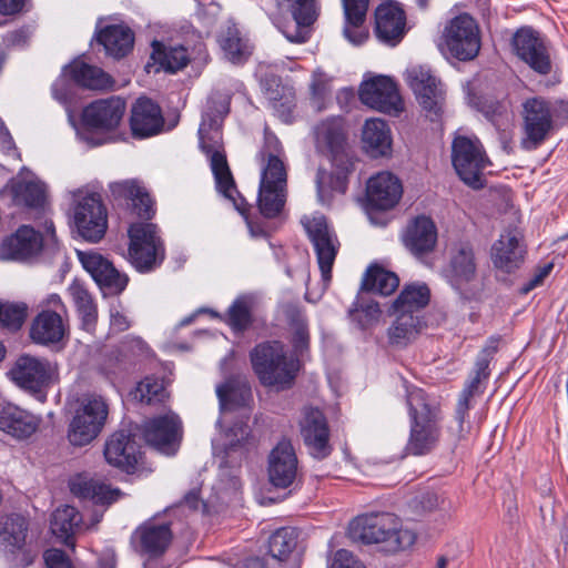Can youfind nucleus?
Masks as SVG:
<instances>
[{"mask_svg":"<svg viewBox=\"0 0 568 568\" xmlns=\"http://www.w3.org/2000/svg\"><path fill=\"white\" fill-rule=\"evenodd\" d=\"M230 112V103L225 99L211 101L202 114L197 131L199 145L209 160L216 190L230 200L244 217L250 234L253 237H264L266 232L255 225L248 217L247 203L236 190L235 182L227 164L223 148L222 124Z\"/></svg>","mask_w":568,"mask_h":568,"instance_id":"obj_1","label":"nucleus"},{"mask_svg":"<svg viewBox=\"0 0 568 568\" xmlns=\"http://www.w3.org/2000/svg\"><path fill=\"white\" fill-rule=\"evenodd\" d=\"M285 153L278 138L265 131L264 144L256 154L261 168L257 191V207L266 219L277 216L287 199V166Z\"/></svg>","mask_w":568,"mask_h":568,"instance_id":"obj_2","label":"nucleus"},{"mask_svg":"<svg viewBox=\"0 0 568 568\" xmlns=\"http://www.w3.org/2000/svg\"><path fill=\"white\" fill-rule=\"evenodd\" d=\"M349 535L365 545H377L389 555L409 550L417 532L393 513H371L357 516L349 524Z\"/></svg>","mask_w":568,"mask_h":568,"instance_id":"obj_3","label":"nucleus"},{"mask_svg":"<svg viewBox=\"0 0 568 568\" xmlns=\"http://www.w3.org/2000/svg\"><path fill=\"white\" fill-rule=\"evenodd\" d=\"M520 116V148L535 151L556 131L558 121L568 120V101L529 97L521 103Z\"/></svg>","mask_w":568,"mask_h":568,"instance_id":"obj_4","label":"nucleus"},{"mask_svg":"<svg viewBox=\"0 0 568 568\" xmlns=\"http://www.w3.org/2000/svg\"><path fill=\"white\" fill-rule=\"evenodd\" d=\"M252 369L263 386L285 390L292 387L301 369L300 359L288 354L280 341H265L250 352Z\"/></svg>","mask_w":568,"mask_h":568,"instance_id":"obj_5","label":"nucleus"},{"mask_svg":"<svg viewBox=\"0 0 568 568\" xmlns=\"http://www.w3.org/2000/svg\"><path fill=\"white\" fill-rule=\"evenodd\" d=\"M406 403L410 418V434L406 446L409 454L422 456L429 453L440 435L439 406L418 387H406Z\"/></svg>","mask_w":568,"mask_h":568,"instance_id":"obj_6","label":"nucleus"},{"mask_svg":"<svg viewBox=\"0 0 568 568\" xmlns=\"http://www.w3.org/2000/svg\"><path fill=\"white\" fill-rule=\"evenodd\" d=\"M125 101L120 97L100 99L88 104L81 113V126L72 124L77 130V136L89 146H98L104 143L103 139L95 138L97 132H110L115 130L124 115Z\"/></svg>","mask_w":568,"mask_h":568,"instance_id":"obj_7","label":"nucleus"},{"mask_svg":"<svg viewBox=\"0 0 568 568\" xmlns=\"http://www.w3.org/2000/svg\"><path fill=\"white\" fill-rule=\"evenodd\" d=\"M90 90H104L112 87L111 77L101 68L88 64L79 59L63 68L62 74L51 88L53 98L64 105L70 123L74 125V118L70 108L73 85Z\"/></svg>","mask_w":568,"mask_h":568,"instance_id":"obj_8","label":"nucleus"},{"mask_svg":"<svg viewBox=\"0 0 568 568\" xmlns=\"http://www.w3.org/2000/svg\"><path fill=\"white\" fill-rule=\"evenodd\" d=\"M128 256L139 273H150L165 260V245L154 223L135 222L128 229Z\"/></svg>","mask_w":568,"mask_h":568,"instance_id":"obj_9","label":"nucleus"},{"mask_svg":"<svg viewBox=\"0 0 568 568\" xmlns=\"http://www.w3.org/2000/svg\"><path fill=\"white\" fill-rule=\"evenodd\" d=\"M109 415L106 400L97 394L85 395L69 423L67 438L72 446L91 444L102 432Z\"/></svg>","mask_w":568,"mask_h":568,"instance_id":"obj_10","label":"nucleus"},{"mask_svg":"<svg viewBox=\"0 0 568 568\" xmlns=\"http://www.w3.org/2000/svg\"><path fill=\"white\" fill-rule=\"evenodd\" d=\"M478 261L475 244L467 239L449 242L446 262L440 270L445 282L459 295L464 296L470 284L477 280Z\"/></svg>","mask_w":568,"mask_h":568,"instance_id":"obj_11","label":"nucleus"},{"mask_svg":"<svg viewBox=\"0 0 568 568\" xmlns=\"http://www.w3.org/2000/svg\"><path fill=\"white\" fill-rule=\"evenodd\" d=\"M55 372V364L49 359L22 354L14 361L7 375L16 386L43 400Z\"/></svg>","mask_w":568,"mask_h":568,"instance_id":"obj_12","label":"nucleus"},{"mask_svg":"<svg viewBox=\"0 0 568 568\" xmlns=\"http://www.w3.org/2000/svg\"><path fill=\"white\" fill-rule=\"evenodd\" d=\"M452 163L460 180L479 190L485 185L484 169L488 160L477 139L457 135L452 143Z\"/></svg>","mask_w":568,"mask_h":568,"instance_id":"obj_13","label":"nucleus"},{"mask_svg":"<svg viewBox=\"0 0 568 568\" xmlns=\"http://www.w3.org/2000/svg\"><path fill=\"white\" fill-rule=\"evenodd\" d=\"M405 75L425 115L430 121L439 120L446 100V90L442 81L425 65L410 67Z\"/></svg>","mask_w":568,"mask_h":568,"instance_id":"obj_14","label":"nucleus"},{"mask_svg":"<svg viewBox=\"0 0 568 568\" xmlns=\"http://www.w3.org/2000/svg\"><path fill=\"white\" fill-rule=\"evenodd\" d=\"M301 222L313 244L322 280L324 285L327 286L332 278V268L339 247L337 236L324 215L304 216Z\"/></svg>","mask_w":568,"mask_h":568,"instance_id":"obj_15","label":"nucleus"},{"mask_svg":"<svg viewBox=\"0 0 568 568\" xmlns=\"http://www.w3.org/2000/svg\"><path fill=\"white\" fill-rule=\"evenodd\" d=\"M515 54L540 75L551 72V60L545 38L530 26L518 28L513 34Z\"/></svg>","mask_w":568,"mask_h":568,"instance_id":"obj_16","label":"nucleus"},{"mask_svg":"<svg viewBox=\"0 0 568 568\" xmlns=\"http://www.w3.org/2000/svg\"><path fill=\"white\" fill-rule=\"evenodd\" d=\"M73 219L79 235L88 242H99L106 232V209L97 193H88L78 201Z\"/></svg>","mask_w":568,"mask_h":568,"instance_id":"obj_17","label":"nucleus"},{"mask_svg":"<svg viewBox=\"0 0 568 568\" xmlns=\"http://www.w3.org/2000/svg\"><path fill=\"white\" fill-rule=\"evenodd\" d=\"M444 37L450 54L460 61L471 60L479 52L478 28L467 13L454 18L446 27Z\"/></svg>","mask_w":568,"mask_h":568,"instance_id":"obj_18","label":"nucleus"},{"mask_svg":"<svg viewBox=\"0 0 568 568\" xmlns=\"http://www.w3.org/2000/svg\"><path fill=\"white\" fill-rule=\"evenodd\" d=\"M143 437L158 452L168 456L175 455L182 438V422L172 412L155 416L144 422Z\"/></svg>","mask_w":568,"mask_h":568,"instance_id":"obj_19","label":"nucleus"},{"mask_svg":"<svg viewBox=\"0 0 568 568\" xmlns=\"http://www.w3.org/2000/svg\"><path fill=\"white\" fill-rule=\"evenodd\" d=\"M363 104L383 113L397 115L403 111V103L396 83L385 75H377L364 81L359 87Z\"/></svg>","mask_w":568,"mask_h":568,"instance_id":"obj_20","label":"nucleus"},{"mask_svg":"<svg viewBox=\"0 0 568 568\" xmlns=\"http://www.w3.org/2000/svg\"><path fill=\"white\" fill-rule=\"evenodd\" d=\"M525 256L524 235L517 227L504 230L490 247V260L494 267L506 274L517 271L524 263Z\"/></svg>","mask_w":568,"mask_h":568,"instance_id":"obj_21","label":"nucleus"},{"mask_svg":"<svg viewBox=\"0 0 568 568\" xmlns=\"http://www.w3.org/2000/svg\"><path fill=\"white\" fill-rule=\"evenodd\" d=\"M104 457L110 465L128 474L138 473L142 462V452L136 436L125 429L114 432L105 442Z\"/></svg>","mask_w":568,"mask_h":568,"instance_id":"obj_22","label":"nucleus"},{"mask_svg":"<svg viewBox=\"0 0 568 568\" xmlns=\"http://www.w3.org/2000/svg\"><path fill=\"white\" fill-rule=\"evenodd\" d=\"M78 257L104 294H120L125 290L128 275L116 270L108 258L95 252L82 251H78Z\"/></svg>","mask_w":568,"mask_h":568,"instance_id":"obj_23","label":"nucleus"},{"mask_svg":"<svg viewBox=\"0 0 568 568\" xmlns=\"http://www.w3.org/2000/svg\"><path fill=\"white\" fill-rule=\"evenodd\" d=\"M173 539V532L169 524L153 521L139 526L132 535V542L138 552L148 557L144 568H152L151 559L165 554Z\"/></svg>","mask_w":568,"mask_h":568,"instance_id":"obj_24","label":"nucleus"},{"mask_svg":"<svg viewBox=\"0 0 568 568\" xmlns=\"http://www.w3.org/2000/svg\"><path fill=\"white\" fill-rule=\"evenodd\" d=\"M403 186L399 179L390 172L384 171L367 181L366 197L367 212L372 219L374 211L393 209L400 200Z\"/></svg>","mask_w":568,"mask_h":568,"instance_id":"obj_25","label":"nucleus"},{"mask_svg":"<svg viewBox=\"0 0 568 568\" xmlns=\"http://www.w3.org/2000/svg\"><path fill=\"white\" fill-rule=\"evenodd\" d=\"M29 335L34 344L60 351L67 344L69 326L67 321L53 311L39 312L31 323Z\"/></svg>","mask_w":568,"mask_h":568,"instance_id":"obj_26","label":"nucleus"},{"mask_svg":"<svg viewBox=\"0 0 568 568\" xmlns=\"http://www.w3.org/2000/svg\"><path fill=\"white\" fill-rule=\"evenodd\" d=\"M301 435L312 457L322 460L331 455L333 448L329 444V429L320 409L311 408L305 413Z\"/></svg>","mask_w":568,"mask_h":568,"instance_id":"obj_27","label":"nucleus"},{"mask_svg":"<svg viewBox=\"0 0 568 568\" xmlns=\"http://www.w3.org/2000/svg\"><path fill=\"white\" fill-rule=\"evenodd\" d=\"M268 477L273 486L290 487L297 477L298 460L295 449L288 439H282L268 456Z\"/></svg>","mask_w":568,"mask_h":568,"instance_id":"obj_28","label":"nucleus"},{"mask_svg":"<svg viewBox=\"0 0 568 568\" xmlns=\"http://www.w3.org/2000/svg\"><path fill=\"white\" fill-rule=\"evenodd\" d=\"M375 34L387 45H397L406 32V16L396 1L381 3L375 12Z\"/></svg>","mask_w":568,"mask_h":568,"instance_id":"obj_29","label":"nucleus"},{"mask_svg":"<svg viewBox=\"0 0 568 568\" xmlns=\"http://www.w3.org/2000/svg\"><path fill=\"white\" fill-rule=\"evenodd\" d=\"M285 4L292 13L293 21L285 26H277L278 30L290 42H306L310 38L308 27L318 16L316 0H285Z\"/></svg>","mask_w":568,"mask_h":568,"instance_id":"obj_30","label":"nucleus"},{"mask_svg":"<svg viewBox=\"0 0 568 568\" xmlns=\"http://www.w3.org/2000/svg\"><path fill=\"white\" fill-rule=\"evenodd\" d=\"M130 126L134 138L145 139L159 134L164 126L160 105L149 98H139L131 109Z\"/></svg>","mask_w":568,"mask_h":568,"instance_id":"obj_31","label":"nucleus"},{"mask_svg":"<svg viewBox=\"0 0 568 568\" xmlns=\"http://www.w3.org/2000/svg\"><path fill=\"white\" fill-rule=\"evenodd\" d=\"M393 313L395 318L386 331V344L393 349H405L418 338L426 327V322L419 314Z\"/></svg>","mask_w":568,"mask_h":568,"instance_id":"obj_32","label":"nucleus"},{"mask_svg":"<svg viewBox=\"0 0 568 568\" xmlns=\"http://www.w3.org/2000/svg\"><path fill=\"white\" fill-rule=\"evenodd\" d=\"M40 425V418L12 403H0V430L17 439L33 435Z\"/></svg>","mask_w":568,"mask_h":568,"instance_id":"obj_33","label":"nucleus"},{"mask_svg":"<svg viewBox=\"0 0 568 568\" xmlns=\"http://www.w3.org/2000/svg\"><path fill=\"white\" fill-rule=\"evenodd\" d=\"M11 192L17 205L29 209H41L47 201V184L27 168L12 181Z\"/></svg>","mask_w":568,"mask_h":568,"instance_id":"obj_34","label":"nucleus"},{"mask_svg":"<svg viewBox=\"0 0 568 568\" xmlns=\"http://www.w3.org/2000/svg\"><path fill=\"white\" fill-rule=\"evenodd\" d=\"M316 145L325 150L331 160L353 156L347 146L346 136L341 118H328L315 126Z\"/></svg>","mask_w":568,"mask_h":568,"instance_id":"obj_35","label":"nucleus"},{"mask_svg":"<svg viewBox=\"0 0 568 568\" xmlns=\"http://www.w3.org/2000/svg\"><path fill=\"white\" fill-rule=\"evenodd\" d=\"M217 43L224 59L235 65L244 64L253 52L250 39L232 21H227L220 30Z\"/></svg>","mask_w":568,"mask_h":568,"instance_id":"obj_36","label":"nucleus"},{"mask_svg":"<svg viewBox=\"0 0 568 568\" xmlns=\"http://www.w3.org/2000/svg\"><path fill=\"white\" fill-rule=\"evenodd\" d=\"M115 200H125L133 213L141 220H151L154 215L153 202L149 193L134 180L112 182L109 185Z\"/></svg>","mask_w":568,"mask_h":568,"instance_id":"obj_37","label":"nucleus"},{"mask_svg":"<svg viewBox=\"0 0 568 568\" xmlns=\"http://www.w3.org/2000/svg\"><path fill=\"white\" fill-rule=\"evenodd\" d=\"M404 245L416 256L432 252L437 242V229L430 217L417 216L406 227Z\"/></svg>","mask_w":568,"mask_h":568,"instance_id":"obj_38","label":"nucleus"},{"mask_svg":"<svg viewBox=\"0 0 568 568\" xmlns=\"http://www.w3.org/2000/svg\"><path fill=\"white\" fill-rule=\"evenodd\" d=\"M334 171L328 176V189L324 187V181L326 179V173L323 170L317 171L316 175V187H317V196L320 202L323 205L329 204L331 202V192H337L339 194H345L348 185V174L354 169V158L346 156L341 158L339 160H331Z\"/></svg>","mask_w":568,"mask_h":568,"instance_id":"obj_39","label":"nucleus"},{"mask_svg":"<svg viewBox=\"0 0 568 568\" xmlns=\"http://www.w3.org/2000/svg\"><path fill=\"white\" fill-rule=\"evenodd\" d=\"M221 412L248 407L253 400L252 388L243 375H233L216 386Z\"/></svg>","mask_w":568,"mask_h":568,"instance_id":"obj_40","label":"nucleus"},{"mask_svg":"<svg viewBox=\"0 0 568 568\" xmlns=\"http://www.w3.org/2000/svg\"><path fill=\"white\" fill-rule=\"evenodd\" d=\"M261 88L277 116L283 122L290 123L295 106L293 88L282 84L280 78L275 75L264 77L261 80Z\"/></svg>","mask_w":568,"mask_h":568,"instance_id":"obj_41","label":"nucleus"},{"mask_svg":"<svg viewBox=\"0 0 568 568\" xmlns=\"http://www.w3.org/2000/svg\"><path fill=\"white\" fill-rule=\"evenodd\" d=\"M344 9L343 36L353 45L358 47L368 39L364 23L369 0H342Z\"/></svg>","mask_w":568,"mask_h":568,"instance_id":"obj_42","label":"nucleus"},{"mask_svg":"<svg viewBox=\"0 0 568 568\" xmlns=\"http://www.w3.org/2000/svg\"><path fill=\"white\" fill-rule=\"evenodd\" d=\"M97 41L105 53L115 59L125 57L133 49L134 33L124 24H109L97 32Z\"/></svg>","mask_w":568,"mask_h":568,"instance_id":"obj_43","label":"nucleus"},{"mask_svg":"<svg viewBox=\"0 0 568 568\" xmlns=\"http://www.w3.org/2000/svg\"><path fill=\"white\" fill-rule=\"evenodd\" d=\"M43 246L41 234L32 226L21 225L16 233L3 243L12 260H27L37 255Z\"/></svg>","mask_w":568,"mask_h":568,"instance_id":"obj_44","label":"nucleus"},{"mask_svg":"<svg viewBox=\"0 0 568 568\" xmlns=\"http://www.w3.org/2000/svg\"><path fill=\"white\" fill-rule=\"evenodd\" d=\"M67 291L77 308L81 328L93 334L98 323V307L92 295L78 278L69 284Z\"/></svg>","mask_w":568,"mask_h":568,"instance_id":"obj_45","label":"nucleus"},{"mask_svg":"<svg viewBox=\"0 0 568 568\" xmlns=\"http://www.w3.org/2000/svg\"><path fill=\"white\" fill-rule=\"evenodd\" d=\"M82 519V515L73 506L63 505L52 513L50 528L61 542L74 549V535L80 529Z\"/></svg>","mask_w":568,"mask_h":568,"instance_id":"obj_46","label":"nucleus"},{"mask_svg":"<svg viewBox=\"0 0 568 568\" xmlns=\"http://www.w3.org/2000/svg\"><path fill=\"white\" fill-rule=\"evenodd\" d=\"M362 140L364 149L372 158L384 156L392 148L389 128L381 119H369L365 122Z\"/></svg>","mask_w":568,"mask_h":568,"instance_id":"obj_47","label":"nucleus"},{"mask_svg":"<svg viewBox=\"0 0 568 568\" xmlns=\"http://www.w3.org/2000/svg\"><path fill=\"white\" fill-rule=\"evenodd\" d=\"M151 58L164 71L170 73L184 69L190 62V55L184 45H166L156 40L152 42Z\"/></svg>","mask_w":568,"mask_h":568,"instance_id":"obj_48","label":"nucleus"},{"mask_svg":"<svg viewBox=\"0 0 568 568\" xmlns=\"http://www.w3.org/2000/svg\"><path fill=\"white\" fill-rule=\"evenodd\" d=\"M69 488L73 497H121L118 488L89 474L70 477Z\"/></svg>","mask_w":568,"mask_h":568,"instance_id":"obj_49","label":"nucleus"},{"mask_svg":"<svg viewBox=\"0 0 568 568\" xmlns=\"http://www.w3.org/2000/svg\"><path fill=\"white\" fill-rule=\"evenodd\" d=\"M496 346H486L477 356L474 371L466 382L459 398L470 402V398L484 392L483 383L489 377V363Z\"/></svg>","mask_w":568,"mask_h":568,"instance_id":"obj_50","label":"nucleus"},{"mask_svg":"<svg viewBox=\"0 0 568 568\" xmlns=\"http://www.w3.org/2000/svg\"><path fill=\"white\" fill-rule=\"evenodd\" d=\"M399 285L398 276L378 265H372L365 272L362 281V290L383 296H388L395 292Z\"/></svg>","mask_w":568,"mask_h":568,"instance_id":"obj_51","label":"nucleus"},{"mask_svg":"<svg viewBox=\"0 0 568 568\" xmlns=\"http://www.w3.org/2000/svg\"><path fill=\"white\" fill-rule=\"evenodd\" d=\"M430 292L427 285H407L392 304L393 312H407L420 314V311L428 304Z\"/></svg>","mask_w":568,"mask_h":568,"instance_id":"obj_52","label":"nucleus"},{"mask_svg":"<svg viewBox=\"0 0 568 568\" xmlns=\"http://www.w3.org/2000/svg\"><path fill=\"white\" fill-rule=\"evenodd\" d=\"M254 305V298L251 295H240L227 308L224 316V322L235 333H242L246 331L252 322V308Z\"/></svg>","mask_w":568,"mask_h":568,"instance_id":"obj_53","label":"nucleus"},{"mask_svg":"<svg viewBox=\"0 0 568 568\" xmlns=\"http://www.w3.org/2000/svg\"><path fill=\"white\" fill-rule=\"evenodd\" d=\"M296 546L297 532L293 528H280L268 539V552L277 561H285Z\"/></svg>","mask_w":568,"mask_h":568,"instance_id":"obj_54","label":"nucleus"},{"mask_svg":"<svg viewBox=\"0 0 568 568\" xmlns=\"http://www.w3.org/2000/svg\"><path fill=\"white\" fill-rule=\"evenodd\" d=\"M27 531V518L12 514L7 517L0 529V541L13 548H21L26 542Z\"/></svg>","mask_w":568,"mask_h":568,"instance_id":"obj_55","label":"nucleus"},{"mask_svg":"<svg viewBox=\"0 0 568 568\" xmlns=\"http://www.w3.org/2000/svg\"><path fill=\"white\" fill-rule=\"evenodd\" d=\"M290 325L293 327L292 346L295 353L294 356L303 355L308 348L310 333L306 324L305 316L298 310H293L288 314Z\"/></svg>","mask_w":568,"mask_h":568,"instance_id":"obj_56","label":"nucleus"},{"mask_svg":"<svg viewBox=\"0 0 568 568\" xmlns=\"http://www.w3.org/2000/svg\"><path fill=\"white\" fill-rule=\"evenodd\" d=\"M134 397L146 404L163 402L166 397L163 381L154 376H146L138 384Z\"/></svg>","mask_w":568,"mask_h":568,"instance_id":"obj_57","label":"nucleus"},{"mask_svg":"<svg viewBox=\"0 0 568 568\" xmlns=\"http://www.w3.org/2000/svg\"><path fill=\"white\" fill-rule=\"evenodd\" d=\"M136 364V358L130 356L128 352L124 353L123 347L120 345L116 351L110 354L104 368L108 374L123 378L135 369Z\"/></svg>","mask_w":568,"mask_h":568,"instance_id":"obj_58","label":"nucleus"},{"mask_svg":"<svg viewBox=\"0 0 568 568\" xmlns=\"http://www.w3.org/2000/svg\"><path fill=\"white\" fill-rule=\"evenodd\" d=\"M27 310L24 303L0 301V327L11 331L20 329L27 317Z\"/></svg>","mask_w":568,"mask_h":568,"instance_id":"obj_59","label":"nucleus"},{"mask_svg":"<svg viewBox=\"0 0 568 568\" xmlns=\"http://www.w3.org/2000/svg\"><path fill=\"white\" fill-rule=\"evenodd\" d=\"M212 497H230L242 494V481L230 468L220 470L216 483L212 486Z\"/></svg>","mask_w":568,"mask_h":568,"instance_id":"obj_60","label":"nucleus"},{"mask_svg":"<svg viewBox=\"0 0 568 568\" xmlns=\"http://www.w3.org/2000/svg\"><path fill=\"white\" fill-rule=\"evenodd\" d=\"M311 89V103L316 111H322L326 108V102L329 99L331 87L324 73H314L310 85Z\"/></svg>","mask_w":568,"mask_h":568,"instance_id":"obj_61","label":"nucleus"},{"mask_svg":"<svg viewBox=\"0 0 568 568\" xmlns=\"http://www.w3.org/2000/svg\"><path fill=\"white\" fill-rule=\"evenodd\" d=\"M124 353L128 352L139 362L141 358L148 357L151 353L149 345L139 336H126L120 344Z\"/></svg>","mask_w":568,"mask_h":568,"instance_id":"obj_62","label":"nucleus"},{"mask_svg":"<svg viewBox=\"0 0 568 568\" xmlns=\"http://www.w3.org/2000/svg\"><path fill=\"white\" fill-rule=\"evenodd\" d=\"M329 568H366L362 561L356 559L354 555L346 550L339 549L335 552L334 559Z\"/></svg>","mask_w":568,"mask_h":568,"instance_id":"obj_63","label":"nucleus"},{"mask_svg":"<svg viewBox=\"0 0 568 568\" xmlns=\"http://www.w3.org/2000/svg\"><path fill=\"white\" fill-rule=\"evenodd\" d=\"M44 560L48 568H72L68 556L60 549L47 550L44 552Z\"/></svg>","mask_w":568,"mask_h":568,"instance_id":"obj_64","label":"nucleus"}]
</instances>
